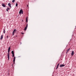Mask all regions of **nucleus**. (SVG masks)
I'll return each instance as SVG.
<instances>
[{"mask_svg":"<svg viewBox=\"0 0 76 76\" xmlns=\"http://www.w3.org/2000/svg\"><path fill=\"white\" fill-rule=\"evenodd\" d=\"M17 31V30H16V29H15L13 32H12V35H14V34H15V33H16V31Z\"/></svg>","mask_w":76,"mask_h":76,"instance_id":"obj_1","label":"nucleus"},{"mask_svg":"<svg viewBox=\"0 0 76 76\" xmlns=\"http://www.w3.org/2000/svg\"><path fill=\"white\" fill-rule=\"evenodd\" d=\"M10 47L8 49V54L7 55H10V53H9V52H10Z\"/></svg>","mask_w":76,"mask_h":76,"instance_id":"obj_2","label":"nucleus"},{"mask_svg":"<svg viewBox=\"0 0 76 76\" xmlns=\"http://www.w3.org/2000/svg\"><path fill=\"white\" fill-rule=\"evenodd\" d=\"M64 66H65V65H63V64H61L60 65V67H64Z\"/></svg>","mask_w":76,"mask_h":76,"instance_id":"obj_3","label":"nucleus"},{"mask_svg":"<svg viewBox=\"0 0 76 76\" xmlns=\"http://www.w3.org/2000/svg\"><path fill=\"white\" fill-rule=\"evenodd\" d=\"M1 5L2 6H3V7H6V5H5V4H2Z\"/></svg>","mask_w":76,"mask_h":76,"instance_id":"obj_4","label":"nucleus"},{"mask_svg":"<svg viewBox=\"0 0 76 76\" xmlns=\"http://www.w3.org/2000/svg\"><path fill=\"white\" fill-rule=\"evenodd\" d=\"M74 54V51H72V52L71 53V56H73Z\"/></svg>","mask_w":76,"mask_h":76,"instance_id":"obj_5","label":"nucleus"},{"mask_svg":"<svg viewBox=\"0 0 76 76\" xmlns=\"http://www.w3.org/2000/svg\"><path fill=\"white\" fill-rule=\"evenodd\" d=\"M15 59H16V57L15 56L14 57V59H13V62H14V64L15 63Z\"/></svg>","mask_w":76,"mask_h":76,"instance_id":"obj_6","label":"nucleus"},{"mask_svg":"<svg viewBox=\"0 0 76 76\" xmlns=\"http://www.w3.org/2000/svg\"><path fill=\"white\" fill-rule=\"evenodd\" d=\"M8 5L10 7H11V8H12V6H11V4L10 3H9L8 4Z\"/></svg>","mask_w":76,"mask_h":76,"instance_id":"obj_7","label":"nucleus"},{"mask_svg":"<svg viewBox=\"0 0 76 76\" xmlns=\"http://www.w3.org/2000/svg\"><path fill=\"white\" fill-rule=\"evenodd\" d=\"M3 35H1V36L0 40H1V39H3Z\"/></svg>","mask_w":76,"mask_h":76,"instance_id":"obj_8","label":"nucleus"},{"mask_svg":"<svg viewBox=\"0 0 76 76\" xmlns=\"http://www.w3.org/2000/svg\"><path fill=\"white\" fill-rule=\"evenodd\" d=\"M7 57H8V60H9V59H10V55H7Z\"/></svg>","mask_w":76,"mask_h":76,"instance_id":"obj_9","label":"nucleus"},{"mask_svg":"<svg viewBox=\"0 0 76 76\" xmlns=\"http://www.w3.org/2000/svg\"><path fill=\"white\" fill-rule=\"evenodd\" d=\"M27 29V27H25V28H24V30L25 31H26Z\"/></svg>","mask_w":76,"mask_h":76,"instance_id":"obj_10","label":"nucleus"},{"mask_svg":"<svg viewBox=\"0 0 76 76\" xmlns=\"http://www.w3.org/2000/svg\"><path fill=\"white\" fill-rule=\"evenodd\" d=\"M11 53L12 54H14V52H13V51L12 50L11 52Z\"/></svg>","mask_w":76,"mask_h":76,"instance_id":"obj_11","label":"nucleus"},{"mask_svg":"<svg viewBox=\"0 0 76 76\" xmlns=\"http://www.w3.org/2000/svg\"><path fill=\"white\" fill-rule=\"evenodd\" d=\"M20 12H22V13H23V11H22V9H21V10H20Z\"/></svg>","mask_w":76,"mask_h":76,"instance_id":"obj_12","label":"nucleus"},{"mask_svg":"<svg viewBox=\"0 0 76 76\" xmlns=\"http://www.w3.org/2000/svg\"><path fill=\"white\" fill-rule=\"evenodd\" d=\"M70 48H69L68 50H67V52H69V50H70Z\"/></svg>","mask_w":76,"mask_h":76,"instance_id":"obj_13","label":"nucleus"},{"mask_svg":"<svg viewBox=\"0 0 76 76\" xmlns=\"http://www.w3.org/2000/svg\"><path fill=\"white\" fill-rule=\"evenodd\" d=\"M12 3H15V0H12Z\"/></svg>","mask_w":76,"mask_h":76,"instance_id":"obj_14","label":"nucleus"},{"mask_svg":"<svg viewBox=\"0 0 76 76\" xmlns=\"http://www.w3.org/2000/svg\"><path fill=\"white\" fill-rule=\"evenodd\" d=\"M5 30L4 29V31H3V33L4 34H5Z\"/></svg>","mask_w":76,"mask_h":76,"instance_id":"obj_15","label":"nucleus"},{"mask_svg":"<svg viewBox=\"0 0 76 76\" xmlns=\"http://www.w3.org/2000/svg\"><path fill=\"white\" fill-rule=\"evenodd\" d=\"M18 3H16V7H18Z\"/></svg>","mask_w":76,"mask_h":76,"instance_id":"obj_16","label":"nucleus"},{"mask_svg":"<svg viewBox=\"0 0 76 76\" xmlns=\"http://www.w3.org/2000/svg\"><path fill=\"white\" fill-rule=\"evenodd\" d=\"M26 22H28V20L27 19V17H26Z\"/></svg>","mask_w":76,"mask_h":76,"instance_id":"obj_17","label":"nucleus"},{"mask_svg":"<svg viewBox=\"0 0 76 76\" xmlns=\"http://www.w3.org/2000/svg\"><path fill=\"white\" fill-rule=\"evenodd\" d=\"M22 12H20V11L19 12V14H21V13H22Z\"/></svg>","mask_w":76,"mask_h":76,"instance_id":"obj_18","label":"nucleus"},{"mask_svg":"<svg viewBox=\"0 0 76 76\" xmlns=\"http://www.w3.org/2000/svg\"><path fill=\"white\" fill-rule=\"evenodd\" d=\"M58 66H57L56 69H58Z\"/></svg>","mask_w":76,"mask_h":76,"instance_id":"obj_19","label":"nucleus"},{"mask_svg":"<svg viewBox=\"0 0 76 76\" xmlns=\"http://www.w3.org/2000/svg\"><path fill=\"white\" fill-rule=\"evenodd\" d=\"M58 66H57L56 69H58Z\"/></svg>","mask_w":76,"mask_h":76,"instance_id":"obj_20","label":"nucleus"},{"mask_svg":"<svg viewBox=\"0 0 76 76\" xmlns=\"http://www.w3.org/2000/svg\"><path fill=\"white\" fill-rule=\"evenodd\" d=\"M7 10H10V8H8L7 9Z\"/></svg>","mask_w":76,"mask_h":76,"instance_id":"obj_21","label":"nucleus"},{"mask_svg":"<svg viewBox=\"0 0 76 76\" xmlns=\"http://www.w3.org/2000/svg\"><path fill=\"white\" fill-rule=\"evenodd\" d=\"M59 64H57V66H59Z\"/></svg>","mask_w":76,"mask_h":76,"instance_id":"obj_22","label":"nucleus"},{"mask_svg":"<svg viewBox=\"0 0 76 76\" xmlns=\"http://www.w3.org/2000/svg\"><path fill=\"white\" fill-rule=\"evenodd\" d=\"M26 28H28V24H27L26 26Z\"/></svg>","mask_w":76,"mask_h":76,"instance_id":"obj_23","label":"nucleus"},{"mask_svg":"<svg viewBox=\"0 0 76 76\" xmlns=\"http://www.w3.org/2000/svg\"><path fill=\"white\" fill-rule=\"evenodd\" d=\"M14 54H12V57H14Z\"/></svg>","mask_w":76,"mask_h":76,"instance_id":"obj_24","label":"nucleus"},{"mask_svg":"<svg viewBox=\"0 0 76 76\" xmlns=\"http://www.w3.org/2000/svg\"><path fill=\"white\" fill-rule=\"evenodd\" d=\"M6 10H7V12H8V10H7V9H6Z\"/></svg>","mask_w":76,"mask_h":76,"instance_id":"obj_25","label":"nucleus"},{"mask_svg":"<svg viewBox=\"0 0 76 76\" xmlns=\"http://www.w3.org/2000/svg\"><path fill=\"white\" fill-rule=\"evenodd\" d=\"M21 34H24L23 33H21Z\"/></svg>","mask_w":76,"mask_h":76,"instance_id":"obj_26","label":"nucleus"},{"mask_svg":"<svg viewBox=\"0 0 76 76\" xmlns=\"http://www.w3.org/2000/svg\"><path fill=\"white\" fill-rule=\"evenodd\" d=\"M67 53H68V52H67H67H66V54H67Z\"/></svg>","mask_w":76,"mask_h":76,"instance_id":"obj_27","label":"nucleus"}]
</instances>
